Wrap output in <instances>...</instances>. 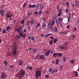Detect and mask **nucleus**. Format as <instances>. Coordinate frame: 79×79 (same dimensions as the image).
<instances>
[{
    "mask_svg": "<svg viewBox=\"0 0 79 79\" xmlns=\"http://www.w3.org/2000/svg\"><path fill=\"white\" fill-rule=\"evenodd\" d=\"M17 31L19 34V35H20L21 37H22L23 39H26V35L23 33V30L21 27H19V28H18Z\"/></svg>",
    "mask_w": 79,
    "mask_h": 79,
    "instance_id": "nucleus-1",
    "label": "nucleus"
},
{
    "mask_svg": "<svg viewBox=\"0 0 79 79\" xmlns=\"http://www.w3.org/2000/svg\"><path fill=\"white\" fill-rule=\"evenodd\" d=\"M25 73H26V71H24L23 69H21L19 72L18 73L16 74V77H19L20 79H21L22 77H23V76L25 75Z\"/></svg>",
    "mask_w": 79,
    "mask_h": 79,
    "instance_id": "nucleus-2",
    "label": "nucleus"
},
{
    "mask_svg": "<svg viewBox=\"0 0 79 79\" xmlns=\"http://www.w3.org/2000/svg\"><path fill=\"white\" fill-rule=\"evenodd\" d=\"M18 46L16 45L15 44H14L13 46L12 47V54L14 55H16V50Z\"/></svg>",
    "mask_w": 79,
    "mask_h": 79,
    "instance_id": "nucleus-3",
    "label": "nucleus"
},
{
    "mask_svg": "<svg viewBox=\"0 0 79 79\" xmlns=\"http://www.w3.org/2000/svg\"><path fill=\"white\" fill-rule=\"evenodd\" d=\"M42 75V72L41 70H38L35 72V77L37 78L40 77Z\"/></svg>",
    "mask_w": 79,
    "mask_h": 79,
    "instance_id": "nucleus-4",
    "label": "nucleus"
},
{
    "mask_svg": "<svg viewBox=\"0 0 79 79\" xmlns=\"http://www.w3.org/2000/svg\"><path fill=\"white\" fill-rule=\"evenodd\" d=\"M13 16V14L12 15H10L9 12L6 13V17L7 18H10L9 20H11V21H12V19H13V18L11 17H12Z\"/></svg>",
    "mask_w": 79,
    "mask_h": 79,
    "instance_id": "nucleus-5",
    "label": "nucleus"
},
{
    "mask_svg": "<svg viewBox=\"0 0 79 79\" xmlns=\"http://www.w3.org/2000/svg\"><path fill=\"white\" fill-rule=\"evenodd\" d=\"M1 78L2 79H5V78H6V73H5V72L3 71L1 75Z\"/></svg>",
    "mask_w": 79,
    "mask_h": 79,
    "instance_id": "nucleus-6",
    "label": "nucleus"
},
{
    "mask_svg": "<svg viewBox=\"0 0 79 79\" xmlns=\"http://www.w3.org/2000/svg\"><path fill=\"white\" fill-rule=\"evenodd\" d=\"M36 8H39V9H40L41 10H42L43 8V6L42 4H38L36 6Z\"/></svg>",
    "mask_w": 79,
    "mask_h": 79,
    "instance_id": "nucleus-7",
    "label": "nucleus"
},
{
    "mask_svg": "<svg viewBox=\"0 0 79 79\" xmlns=\"http://www.w3.org/2000/svg\"><path fill=\"white\" fill-rule=\"evenodd\" d=\"M4 11L5 10H3L2 9H0V13L1 14V15H2V17H3V16H4V13H3Z\"/></svg>",
    "mask_w": 79,
    "mask_h": 79,
    "instance_id": "nucleus-8",
    "label": "nucleus"
},
{
    "mask_svg": "<svg viewBox=\"0 0 79 79\" xmlns=\"http://www.w3.org/2000/svg\"><path fill=\"white\" fill-rule=\"evenodd\" d=\"M36 6V5L35 4H33L31 5V4H30L28 5V9H30L31 8H35Z\"/></svg>",
    "mask_w": 79,
    "mask_h": 79,
    "instance_id": "nucleus-9",
    "label": "nucleus"
},
{
    "mask_svg": "<svg viewBox=\"0 0 79 79\" xmlns=\"http://www.w3.org/2000/svg\"><path fill=\"white\" fill-rule=\"evenodd\" d=\"M51 51V50L50 49H49L48 51H46V54H45V56H48V55L50 54Z\"/></svg>",
    "mask_w": 79,
    "mask_h": 79,
    "instance_id": "nucleus-10",
    "label": "nucleus"
},
{
    "mask_svg": "<svg viewBox=\"0 0 79 79\" xmlns=\"http://www.w3.org/2000/svg\"><path fill=\"white\" fill-rule=\"evenodd\" d=\"M45 55H41L40 56V58L41 59V60H45Z\"/></svg>",
    "mask_w": 79,
    "mask_h": 79,
    "instance_id": "nucleus-11",
    "label": "nucleus"
},
{
    "mask_svg": "<svg viewBox=\"0 0 79 79\" xmlns=\"http://www.w3.org/2000/svg\"><path fill=\"white\" fill-rule=\"evenodd\" d=\"M56 72H58V70L56 69H54L53 70H52V71L51 72L52 74H53L54 73V72L55 73H56Z\"/></svg>",
    "mask_w": 79,
    "mask_h": 79,
    "instance_id": "nucleus-12",
    "label": "nucleus"
},
{
    "mask_svg": "<svg viewBox=\"0 0 79 79\" xmlns=\"http://www.w3.org/2000/svg\"><path fill=\"white\" fill-rule=\"evenodd\" d=\"M23 64V61L22 60L20 61L19 62V66H22Z\"/></svg>",
    "mask_w": 79,
    "mask_h": 79,
    "instance_id": "nucleus-13",
    "label": "nucleus"
},
{
    "mask_svg": "<svg viewBox=\"0 0 79 79\" xmlns=\"http://www.w3.org/2000/svg\"><path fill=\"white\" fill-rule=\"evenodd\" d=\"M32 15V13L29 12L28 13L27 15V18H29V16H31V15Z\"/></svg>",
    "mask_w": 79,
    "mask_h": 79,
    "instance_id": "nucleus-14",
    "label": "nucleus"
},
{
    "mask_svg": "<svg viewBox=\"0 0 79 79\" xmlns=\"http://www.w3.org/2000/svg\"><path fill=\"white\" fill-rule=\"evenodd\" d=\"M46 27V23H44L42 24V28L44 29V27Z\"/></svg>",
    "mask_w": 79,
    "mask_h": 79,
    "instance_id": "nucleus-15",
    "label": "nucleus"
},
{
    "mask_svg": "<svg viewBox=\"0 0 79 79\" xmlns=\"http://www.w3.org/2000/svg\"><path fill=\"white\" fill-rule=\"evenodd\" d=\"M54 24H55V20H53L52 22L51 26H54Z\"/></svg>",
    "mask_w": 79,
    "mask_h": 79,
    "instance_id": "nucleus-16",
    "label": "nucleus"
},
{
    "mask_svg": "<svg viewBox=\"0 0 79 79\" xmlns=\"http://www.w3.org/2000/svg\"><path fill=\"white\" fill-rule=\"evenodd\" d=\"M56 65H58L59 64V60L57 59L56 60Z\"/></svg>",
    "mask_w": 79,
    "mask_h": 79,
    "instance_id": "nucleus-17",
    "label": "nucleus"
},
{
    "mask_svg": "<svg viewBox=\"0 0 79 79\" xmlns=\"http://www.w3.org/2000/svg\"><path fill=\"white\" fill-rule=\"evenodd\" d=\"M25 21L24 20H21L20 21V23L21 24H22L24 25V22Z\"/></svg>",
    "mask_w": 79,
    "mask_h": 79,
    "instance_id": "nucleus-18",
    "label": "nucleus"
},
{
    "mask_svg": "<svg viewBox=\"0 0 79 79\" xmlns=\"http://www.w3.org/2000/svg\"><path fill=\"white\" fill-rule=\"evenodd\" d=\"M32 50L33 51V53H36L37 52V49H34V48H32Z\"/></svg>",
    "mask_w": 79,
    "mask_h": 79,
    "instance_id": "nucleus-19",
    "label": "nucleus"
},
{
    "mask_svg": "<svg viewBox=\"0 0 79 79\" xmlns=\"http://www.w3.org/2000/svg\"><path fill=\"white\" fill-rule=\"evenodd\" d=\"M42 14V11H41V10H40L39 11V12L38 13V15H40Z\"/></svg>",
    "mask_w": 79,
    "mask_h": 79,
    "instance_id": "nucleus-20",
    "label": "nucleus"
},
{
    "mask_svg": "<svg viewBox=\"0 0 79 79\" xmlns=\"http://www.w3.org/2000/svg\"><path fill=\"white\" fill-rule=\"evenodd\" d=\"M2 32L3 34H6V31L5 29H3L2 31Z\"/></svg>",
    "mask_w": 79,
    "mask_h": 79,
    "instance_id": "nucleus-21",
    "label": "nucleus"
},
{
    "mask_svg": "<svg viewBox=\"0 0 79 79\" xmlns=\"http://www.w3.org/2000/svg\"><path fill=\"white\" fill-rule=\"evenodd\" d=\"M52 21H50L49 22L48 24V27H50L51 26V22Z\"/></svg>",
    "mask_w": 79,
    "mask_h": 79,
    "instance_id": "nucleus-22",
    "label": "nucleus"
},
{
    "mask_svg": "<svg viewBox=\"0 0 79 79\" xmlns=\"http://www.w3.org/2000/svg\"><path fill=\"white\" fill-rule=\"evenodd\" d=\"M52 35V34L50 33L49 34H48L47 35H45L44 36V37H48L49 35Z\"/></svg>",
    "mask_w": 79,
    "mask_h": 79,
    "instance_id": "nucleus-23",
    "label": "nucleus"
},
{
    "mask_svg": "<svg viewBox=\"0 0 79 79\" xmlns=\"http://www.w3.org/2000/svg\"><path fill=\"white\" fill-rule=\"evenodd\" d=\"M63 61L64 62H65V61H66V57H63Z\"/></svg>",
    "mask_w": 79,
    "mask_h": 79,
    "instance_id": "nucleus-24",
    "label": "nucleus"
},
{
    "mask_svg": "<svg viewBox=\"0 0 79 79\" xmlns=\"http://www.w3.org/2000/svg\"><path fill=\"white\" fill-rule=\"evenodd\" d=\"M66 4L68 8H69V3L68 2H67L66 3Z\"/></svg>",
    "mask_w": 79,
    "mask_h": 79,
    "instance_id": "nucleus-25",
    "label": "nucleus"
},
{
    "mask_svg": "<svg viewBox=\"0 0 79 79\" xmlns=\"http://www.w3.org/2000/svg\"><path fill=\"white\" fill-rule=\"evenodd\" d=\"M62 9H60L58 10V12H59V13H61V12H62Z\"/></svg>",
    "mask_w": 79,
    "mask_h": 79,
    "instance_id": "nucleus-26",
    "label": "nucleus"
},
{
    "mask_svg": "<svg viewBox=\"0 0 79 79\" xmlns=\"http://www.w3.org/2000/svg\"><path fill=\"white\" fill-rule=\"evenodd\" d=\"M4 63L6 66H7V65H8V62H7V61L6 60H5L4 62Z\"/></svg>",
    "mask_w": 79,
    "mask_h": 79,
    "instance_id": "nucleus-27",
    "label": "nucleus"
},
{
    "mask_svg": "<svg viewBox=\"0 0 79 79\" xmlns=\"http://www.w3.org/2000/svg\"><path fill=\"white\" fill-rule=\"evenodd\" d=\"M11 29V27L8 26L6 28V31H9V29Z\"/></svg>",
    "mask_w": 79,
    "mask_h": 79,
    "instance_id": "nucleus-28",
    "label": "nucleus"
},
{
    "mask_svg": "<svg viewBox=\"0 0 79 79\" xmlns=\"http://www.w3.org/2000/svg\"><path fill=\"white\" fill-rule=\"evenodd\" d=\"M27 2H25L23 5V8H24L25 7V6H26V5H27Z\"/></svg>",
    "mask_w": 79,
    "mask_h": 79,
    "instance_id": "nucleus-29",
    "label": "nucleus"
},
{
    "mask_svg": "<svg viewBox=\"0 0 79 79\" xmlns=\"http://www.w3.org/2000/svg\"><path fill=\"white\" fill-rule=\"evenodd\" d=\"M63 65H60V71H61L62 69H63Z\"/></svg>",
    "mask_w": 79,
    "mask_h": 79,
    "instance_id": "nucleus-30",
    "label": "nucleus"
},
{
    "mask_svg": "<svg viewBox=\"0 0 79 79\" xmlns=\"http://www.w3.org/2000/svg\"><path fill=\"white\" fill-rule=\"evenodd\" d=\"M53 26H51L50 27H48V28L50 29H51V30H53Z\"/></svg>",
    "mask_w": 79,
    "mask_h": 79,
    "instance_id": "nucleus-31",
    "label": "nucleus"
},
{
    "mask_svg": "<svg viewBox=\"0 0 79 79\" xmlns=\"http://www.w3.org/2000/svg\"><path fill=\"white\" fill-rule=\"evenodd\" d=\"M57 53H54L53 55V56H57Z\"/></svg>",
    "mask_w": 79,
    "mask_h": 79,
    "instance_id": "nucleus-32",
    "label": "nucleus"
},
{
    "mask_svg": "<svg viewBox=\"0 0 79 79\" xmlns=\"http://www.w3.org/2000/svg\"><path fill=\"white\" fill-rule=\"evenodd\" d=\"M53 41H52V40H51L49 42V44L50 45H52V44H53Z\"/></svg>",
    "mask_w": 79,
    "mask_h": 79,
    "instance_id": "nucleus-33",
    "label": "nucleus"
},
{
    "mask_svg": "<svg viewBox=\"0 0 79 79\" xmlns=\"http://www.w3.org/2000/svg\"><path fill=\"white\" fill-rule=\"evenodd\" d=\"M74 73H76L75 74V77H77V74H78V73H77V72L76 71H75L74 72Z\"/></svg>",
    "mask_w": 79,
    "mask_h": 79,
    "instance_id": "nucleus-34",
    "label": "nucleus"
},
{
    "mask_svg": "<svg viewBox=\"0 0 79 79\" xmlns=\"http://www.w3.org/2000/svg\"><path fill=\"white\" fill-rule=\"evenodd\" d=\"M57 55L60 56H62V53H57Z\"/></svg>",
    "mask_w": 79,
    "mask_h": 79,
    "instance_id": "nucleus-35",
    "label": "nucleus"
},
{
    "mask_svg": "<svg viewBox=\"0 0 79 79\" xmlns=\"http://www.w3.org/2000/svg\"><path fill=\"white\" fill-rule=\"evenodd\" d=\"M33 68V67H32V66H29V69L30 70H32Z\"/></svg>",
    "mask_w": 79,
    "mask_h": 79,
    "instance_id": "nucleus-36",
    "label": "nucleus"
},
{
    "mask_svg": "<svg viewBox=\"0 0 79 79\" xmlns=\"http://www.w3.org/2000/svg\"><path fill=\"white\" fill-rule=\"evenodd\" d=\"M75 61V60H71L70 61V63H72V64H73V63H74Z\"/></svg>",
    "mask_w": 79,
    "mask_h": 79,
    "instance_id": "nucleus-37",
    "label": "nucleus"
},
{
    "mask_svg": "<svg viewBox=\"0 0 79 79\" xmlns=\"http://www.w3.org/2000/svg\"><path fill=\"white\" fill-rule=\"evenodd\" d=\"M34 22H35V21L34 20H31L30 22V23H31V24H33V23H34Z\"/></svg>",
    "mask_w": 79,
    "mask_h": 79,
    "instance_id": "nucleus-38",
    "label": "nucleus"
},
{
    "mask_svg": "<svg viewBox=\"0 0 79 79\" xmlns=\"http://www.w3.org/2000/svg\"><path fill=\"white\" fill-rule=\"evenodd\" d=\"M52 68H50L49 69V73H51V72H52Z\"/></svg>",
    "mask_w": 79,
    "mask_h": 79,
    "instance_id": "nucleus-39",
    "label": "nucleus"
},
{
    "mask_svg": "<svg viewBox=\"0 0 79 79\" xmlns=\"http://www.w3.org/2000/svg\"><path fill=\"white\" fill-rule=\"evenodd\" d=\"M54 31L55 32H57V28L56 27H54Z\"/></svg>",
    "mask_w": 79,
    "mask_h": 79,
    "instance_id": "nucleus-40",
    "label": "nucleus"
},
{
    "mask_svg": "<svg viewBox=\"0 0 79 79\" xmlns=\"http://www.w3.org/2000/svg\"><path fill=\"white\" fill-rule=\"evenodd\" d=\"M55 39L54 40V44H55V43H56V41H57V39H56L55 38Z\"/></svg>",
    "mask_w": 79,
    "mask_h": 79,
    "instance_id": "nucleus-41",
    "label": "nucleus"
},
{
    "mask_svg": "<svg viewBox=\"0 0 79 79\" xmlns=\"http://www.w3.org/2000/svg\"><path fill=\"white\" fill-rule=\"evenodd\" d=\"M59 20H60V21H63V19H62L61 18H59L58 19V21Z\"/></svg>",
    "mask_w": 79,
    "mask_h": 79,
    "instance_id": "nucleus-42",
    "label": "nucleus"
},
{
    "mask_svg": "<svg viewBox=\"0 0 79 79\" xmlns=\"http://www.w3.org/2000/svg\"><path fill=\"white\" fill-rule=\"evenodd\" d=\"M45 77L46 78H48V77H49V76H48V75H45Z\"/></svg>",
    "mask_w": 79,
    "mask_h": 79,
    "instance_id": "nucleus-43",
    "label": "nucleus"
},
{
    "mask_svg": "<svg viewBox=\"0 0 79 79\" xmlns=\"http://www.w3.org/2000/svg\"><path fill=\"white\" fill-rule=\"evenodd\" d=\"M40 26V23H37V26L35 27H39Z\"/></svg>",
    "mask_w": 79,
    "mask_h": 79,
    "instance_id": "nucleus-44",
    "label": "nucleus"
},
{
    "mask_svg": "<svg viewBox=\"0 0 79 79\" xmlns=\"http://www.w3.org/2000/svg\"><path fill=\"white\" fill-rule=\"evenodd\" d=\"M34 13L35 15H38V12L37 11L35 12Z\"/></svg>",
    "mask_w": 79,
    "mask_h": 79,
    "instance_id": "nucleus-45",
    "label": "nucleus"
},
{
    "mask_svg": "<svg viewBox=\"0 0 79 79\" xmlns=\"http://www.w3.org/2000/svg\"><path fill=\"white\" fill-rule=\"evenodd\" d=\"M43 21L44 23L45 22H46V19H45V18L44 17V18H43Z\"/></svg>",
    "mask_w": 79,
    "mask_h": 79,
    "instance_id": "nucleus-46",
    "label": "nucleus"
},
{
    "mask_svg": "<svg viewBox=\"0 0 79 79\" xmlns=\"http://www.w3.org/2000/svg\"><path fill=\"white\" fill-rule=\"evenodd\" d=\"M56 23L57 24V26H59V22H58L57 20H56Z\"/></svg>",
    "mask_w": 79,
    "mask_h": 79,
    "instance_id": "nucleus-47",
    "label": "nucleus"
},
{
    "mask_svg": "<svg viewBox=\"0 0 79 79\" xmlns=\"http://www.w3.org/2000/svg\"><path fill=\"white\" fill-rule=\"evenodd\" d=\"M64 45H66V46H68V42L65 43L64 44Z\"/></svg>",
    "mask_w": 79,
    "mask_h": 79,
    "instance_id": "nucleus-48",
    "label": "nucleus"
},
{
    "mask_svg": "<svg viewBox=\"0 0 79 79\" xmlns=\"http://www.w3.org/2000/svg\"><path fill=\"white\" fill-rule=\"evenodd\" d=\"M5 7V5H2L1 6V8H3Z\"/></svg>",
    "mask_w": 79,
    "mask_h": 79,
    "instance_id": "nucleus-49",
    "label": "nucleus"
},
{
    "mask_svg": "<svg viewBox=\"0 0 79 79\" xmlns=\"http://www.w3.org/2000/svg\"><path fill=\"white\" fill-rule=\"evenodd\" d=\"M70 26V25H69L67 27V29H69Z\"/></svg>",
    "mask_w": 79,
    "mask_h": 79,
    "instance_id": "nucleus-50",
    "label": "nucleus"
},
{
    "mask_svg": "<svg viewBox=\"0 0 79 79\" xmlns=\"http://www.w3.org/2000/svg\"><path fill=\"white\" fill-rule=\"evenodd\" d=\"M60 6V5H59L57 7V10H59V9H60V7H59Z\"/></svg>",
    "mask_w": 79,
    "mask_h": 79,
    "instance_id": "nucleus-51",
    "label": "nucleus"
},
{
    "mask_svg": "<svg viewBox=\"0 0 79 79\" xmlns=\"http://www.w3.org/2000/svg\"><path fill=\"white\" fill-rule=\"evenodd\" d=\"M21 38V35L20 36H18L17 37V39H20V38Z\"/></svg>",
    "mask_w": 79,
    "mask_h": 79,
    "instance_id": "nucleus-52",
    "label": "nucleus"
},
{
    "mask_svg": "<svg viewBox=\"0 0 79 79\" xmlns=\"http://www.w3.org/2000/svg\"><path fill=\"white\" fill-rule=\"evenodd\" d=\"M69 18H71V13H69Z\"/></svg>",
    "mask_w": 79,
    "mask_h": 79,
    "instance_id": "nucleus-53",
    "label": "nucleus"
},
{
    "mask_svg": "<svg viewBox=\"0 0 79 79\" xmlns=\"http://www.w3.org/2000/svg\"><path fill=\"white\" fill-rule=\"evenodd\" d=\"M68 23L69 22V21H70V18L69 17H68Z\"/></svg>",
    "mask_w": 79,
    "mask_h": 79,
    "instance_id": "nucleus-54",
    "label": "nucleus"
},
{
    "mask_svg": "<svg viewBox=\"0 0 79 79\" xmlns=\"http://www.w3.org/2000/svg\"><path fill=\"white\" fill-rule=\"evenodd\" d=\"M2 42V38H0V44Z\"/></svg>",
    "mask_w": 79,
    "mask_h": 79,
    "instance_id": "nucleus-55",
    "label": "nucleus"
},
{
    "mask_svg": "<svg viewBox=\"0 0 79 79\" xmlns=\"http://www.w3.org/2000/svg\"><path fill=\"white\" fill-rule=\"evenodd\" d=\"M61 15V13H59V14H57V16H60Z\"/></svg>",
    "mask_w": 79,
    "mask_h": 79,
    "instance_id": "nucleus-56",
    "label": "nucleus"
},
{
    "mask_svg": "<svg viewBox=\"0 0 79 79\" xmlns=\"http://www.w3.org/2000/svg\"><path fill=\"white\" fill-rule=\"evenodd\" d=\"M45 12H46V13L47 14V15H48V14H49V11H46Z\"/></svg>",
    "mask_w": 79,
    "mask_h": 79,
    "instance_id": "nucleus-57",
    "label": "nucleus"
},
{
    "mask_svg": "<svg viewBox=\"0 0 79 79\" xmlns=\"http://www.w3.org/2000/svg\"><path fill=\"white\" fill-rule=\"evenodd\" d=\"M10 68H12L14 67V66L13 65H10Z\"/></svg>",
    "mask_w": 79,
    "mask_h": 79,
    "instance_id": "nucleus-58",
    "label": "nucleus"
},
{
    "mask_svg": "<svg viewBox=\"0 0 79 79\" xmlns=\"http://www.w3.org/2000/svg\"><path fill=\"white\" fill-rule=\"evenodd\" d=\"M76 37V35H73L72 37V38H73V39H74V38H75V37Z\"/></svg>",
    "mask_w": 79,
    "mask_h": 79,
    "instance_id": "nucleus-59",
    "label": "nucleus"
},
{
    "mask_svg": "<svg viewBox=\"0 0 79 79\" xmlns=\"http://www.w3.org/2000/svg\"><path fill=\"white\" fill-rule=\"evenodd\" d=\"M61 49H62V50L63 49H64V47L63 46H62L61 47Z\"/></svg>",
    "mask_w": 79,
    "mask_h": 79,
    "instance_id": "nucleus-60",
    "label": "nucleus"
},
{
    "mask_svg": "<svg viewBox=\"0 0 79 79\" xmlns=\"http://www.w3.org/2000/svg\"><path fill=\"white\" fill-rule=\"evenodd\" d=\"M68 47V46L64 45V49H66V47Z\"/></svg>",
    "mask_w": 79,
    "mask_h": 79,
    "instance_id": "nucleus-61",
    "label": "nucleus"
},
{
    "mask_svg": "<svg viewBox=\"0 0 79 79\" xmlns=\"http://www.w3.org/2000/svg\"><path fill=\"white\" fill-rule=\"evenodd\" d=\"M73 30L74 32H76V30H77V28H75Z\"/></svg>",
    "mask_w": 79,
    "mask_h": 79,
    "instance_id": "nucleus-62",
    "label": "nucleus"
},
{
    "mask_svg": "<svg viewBox=\"0 0 79 79\" xmlns=\"http://www.w3.org/2000/svg\"><path fill=\"white\" fill-rule=\"evenodd\" d=\"M31 40H34V37H31Z\"/></svg>",
    "mask_w": 79,
    "mask_h": 79,
    "instance_id": "nucleus-63",
    "label": "nucleus"
},
{
    "mask_svg": "<svg viewBox=\"0 0 79 79\" xmlns=\"http://www.w3.org/2000/svg\"><path fill=\"white\" fill-rule=\"evenodd\" d=\"M7 56H11V54H7Z\"/></svg>",
    "mask_w": 79,
    "mask_h": 79,
    "instance_id": "nucleus-64",
    "label": "nucleus"
}]
</instances>
